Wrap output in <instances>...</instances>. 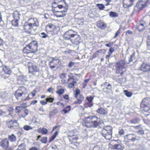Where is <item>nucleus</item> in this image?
<instances>
[{
  "label": "nucleus",
  "instance_id": "1",
  "mask_svg": "<svg viewBox=\"0 0 150 150\" xmlns=\"http://www.w3.org/2000/svg\"><path fill=\"white\" fill-rule=\"evenodd\" d=\"M100 119L95 116H90L85 119V124L83 125L88 127H96L99 126Z\"/></svg>",
  "mask_w": 150,
  "mask_h": 150
},
{
  "label": "nucleus",
  "instance_id": "2",
  "mask_svg": "<svg viewBox=\"0 0 150 150\" xmlns=\"http://www.w3.org/2000/svg\"><path fill=\"white\" fill-rule=\"evenodd\" d=\"M25 88L22 86L17 90L15 92V96L16 99L20 102L22 100H28V98L24 97L27 95L26 92L25 91Z\"/></svg>",
  "mask_w": 150,
  "mask_h": 150
},
{
  "label": "nucleus",
  "instance_id": "3",
  "mask_svg": "<svg viewBox=\"0 0 150 150\" xmlns=\"http://www.w3.org/2000/svg\"><path fill=\"white\" fill-rule=\"evenodd\" d=\"M112 128L110 126H105L101 131V134L107 140H110L112 137Z\"/></svg>",
  "mask_w": 150,
  "mask_h": 150
},
{
  "label": "nucleus",
  "instance_id": "4",
  "mask_svg": "<svg viewBox=\"0 0 150 150\" xmlns=\"http://www.w3.org/2000/svg\"><path fill=\"white\" fill-rule=\"evenodd\" d=\"M141 110L143 112L150 113V98H145L141 103Z\"/></svg>",
  "mask_w": 150,
  "mask_h": 150
},
{
  "label": "nucleus",
  "instance_id": "5",
  "mask_svg": "<svg viewBox=\"0 0 150 150\" xmlns=\"http://www.w3.org/2000/svg\"><path fill=\"white\" fill-rule=\"evenodd\" d=\"M28 66L29 73L32 74L36 76H38L39 75V69L34 64L31 62H29Z\"/></svg>",
  "mask_w": 150,
  "mask_h": 150
},
{
  "label": "nucleus",
  "instance_id": "6",
  "mask_svg": "<svg viewBox=\"0 0 150 150\" xmlns=\"http://www.w3.org/2000/svg\"><path fill=\"white\" fill-rule=\"evenodd\" d=\"M77 34V33L72 30L66 31L63 35L64 38L66 40H70V41Z\"/></svg>",
  "mask_w": 150,
  "mask_h": 150
},
{
  "label": "nucleus",
  "instance_id": "7",
  "mask_svg": "<svg viewBox=\"0 0 150 150\" xmlns=\"http://www.w3.org/2000/svg\"><path fill=\"white\" fill-rule=\"evenodd\" d=\"M23 30L25 32L29 34H34L36 33L35 30L28 23V22H26L25 23L23 26Z\"/></svg>",
  "mask_w": 150,
  "mask_h": 150
},
{
  "label": "nucleus",
  "instance_id": "8",
  "mask_svg": "<svg viewBox=\"0 0 150 150\" xmlns=\"http://www.w3.org/2000/svg\"><path fill=\"white\" fill-rule=\"evenodd\" d=\"M126 138L129 140L128 142H134L140 140L141 137L136 134H131L126 135L125 137Z\"/></svg>",
  "mask_w": 150,
  "mask_h": 150
},
{
  "label": "nucleus",
  "instance_id": "9",
  "mask_svg": "<svg viewBox=\"0 0 150 150\" xmlns=\"http://www.w3.org/2000/svg\"><path fill=\"white\" fill-rule=\"evenodd\" d=\"M7 125L8 127L11 129H15L17 128L19 125L17 121L15 120H10L7 121Z\"/></svg>",
  "mask_w": 150,
  "mask_h": 150
},
{
  "label": "nucleus",
  "instance_id": "10",
  "mask_svg": "<svg viewBox=\"0 0 150 150\" xmlns=\"http://www.w3.org/2000/svg\"><path fill=\"white\" fill-rule=\"evenodd\" d=\"M33 53L36 52L38 50V44L36 40H33L28 45Z\"/></svg>",
  "mask_w": 150,
  "mask_h": 150
},
{
  "label": "nucleus",
  "instance_id": "11",
  "mask_svg": "<svg viewBox=\"0 0 150 150\" xmlns=\"http://www.w3.org/2000/svg\"><path fill=\"white\" fill-rule=\"evenodd\" d=\"M59 62V60L58 59L55 57V58H53L52 60L50 62L49 65L51 69H54L55 68Z\"/></svg>",
  "mask_w": 150,
  "mask_h": 150
},
{
  "label": "nucleus",
  "instance_id": "12",
  "mask_svg": "<svg viewBox=\"0 0 150 150\" xmlns=\"http://www.w3.org/2000/svg\"><path fill=\"white\" fill-rule=\"evenodd\" d=\"M103 85L105 86V88H103V91L106 93L108 94L112 90V85L107 82L103 83Z\"/></svg>",
  "mask_w": 150,
  "mask_h": 150
},
{
  "label": "nucleus",
  "instance_id": "13",
  "mask_svg": "<svg viewBox=\"0 0 150 150\" xmlns=\"http://www.w3.org/2000/svg\"><path fill=\"white\" fill-rule=\"evenodd\" d=\"M33 27L34 26L38 27L39 25V23L36 18H31L28 20V22Z\"/></svg>",
  "mask_w": 150,
  "mask_h": 150
},
{
  "label": "nucleus",
  "instance_id": "14",
  "mask_svg": "<svg viewBox=\"0 0 150 150\" xmlns=\"http://www.w3.org/2000/svg\"><path fill=\"white\" fill-rule=\"evenodd\" d=\"M81 37L77 34L71 41V43L75 45H78L80 43Z\"/></svg>",
  "mask_w": 150,
  "mask_h": 150
},
{
  "label": "nucleus",
  "instance_id": "15",
  "mask_svg": "<svg viewBox=\"0 0 150 150\" xmlns=\"http://www.w3.org/2000/svg\"><path fill=\"white\" fill-rule=\"evenodd\" d=\"M125 64V61L124 60H121L119 62H117L116 63V66L117 68V69L122 70Z\"/></svg>",
  "mask_w": 150,
  "mask_h": 150
},
{
  "label": "nucleus",
  "instance_id": "16",
  "mask_svg": "<svg viewBox=\"0 0 150 150\" xmlns=\"http://www.w3.org/2000/svg\"><path fill=\"white\" fill-rule=\"evenodd\" d=\"M133 0H123V6L125 8L131 6L133 4Z\"/></svg>",
  "mask_w": 150,
  "mask_h": 150
},
{
  "label": "nucleus",
  "instance_id": "17",
  "mask_svg": "<svg viewBox=\"0 0 150 150\" xmlns=\"http://www.w3.org/2000/svg\"><path fill=\"white\" fill-rule=\"evenodd\" d=\"M146 6L145 2L143 1L142 0H140L137 4L135 8H139L140 10H142Z\"/></svg>",
  "mask_w": 150,
  "mask_h": 150
},
{
  "label": "nucleus",
  "instance_id": "18",
  "mask_svg": "<svg viewBox=\"0 0 150 150\" xmlns=\"http://www.w3.org/2000/svg\"><path fill=\"white\" fill-rule=\"evenodd\" d=\"M114 144L112 146L113 148L117 149H123V147L120 144V141L119 140H114Z\"/></svg>",
  "mask_w": 150,
  "mask_h": 150
},
{
  "label": "nucleus",
  "instance_id": "19",
  "mask_svg": "<svg viewBox=\"0 0 150 150\" xmlns=\"http://www.w3.org/2000/svg\"><path fill=\"white\" fill-rule=\"evenodd\" d=\"M141 70L144 72L149 71H150V65L143 63L141 65Z\"/></svg>",
  "mask_w": 150,
  "mask_h": 150
},
{
  "label": "nucleus",
  "instance_id": "20",
  "mask_svg": "<svg viewBox=\"0 0 150 150\" xmlns=\"http://www.w3.org/2000/svg\"><path fill=\"white\" fill-rule=\"evenodd\" d=\"M9 142L7 139H3L1 142L0 145L4 149H7L8 146Z\"/></svg>",
  "mask_w": 150,
  "mask_h": 150
},
{
  "label": "nucleus",
  "instance_id": "21",
  "mask_svg": "<svg viewBox=\"0 0 150 150\" xmlns=\"http://www.w3.org/2000/svg\"><path fill=\"white\" fill-rule=\"evenodd\" d=\"M60 3H62L65 4H66L65 1L64 0H55L54 3H58L57 6H56L57 7V8H59V9H61L62 8H63L64 10L65 9V7L67 8V6L63 7V5L61 4Z\"/></svg>",
  "mask_w": 150,
  "mask_h": 150
},
{
  "label": "nucleus",
  "instance_id": "22",
  "mask_svg": "<svg viewBox=\"0 0 150 150\" xmlns=\"http://www.w3.org/2000/svg\"><path fill=\"white\" fill-rule=\"evenodd\" d=\"M97 26L99 28L102 29H105L106 27V24L103 21L101 20H100L98 21L97 23Z\"/></svg>",
  "mask_w": 150,
  "mask_h": 150
},
{
  "label": "nucleus",
  "instance_id": "23",
  "mask_svg": "<svg viewBox=\"0 0 150 150\" xmlns=\"http://www.w3.org/2000/svg\"><path fill=\"white\" fill-rule=\"evenodd\" d=\"M134 128L137 130V133L139 135H143L144 134V132L142 129L140 127V125L134 126Z\"/></svg>",
  "mask_w": 150,
  "mask_h": 150
},
{
  "label": "nucleus",
  "instance_id": "24",
  "mask_svg": "<svg viewBox=\"0 0 150 150\" xmlns=\"http://www.w3.org/2000/svg\"><path fill=\"white\" fill-rule=\"evenodd\" d=\"M96 111L98 113L103 115L107 114L108 113L107 111L102 108H98Z\"/></svg>",
  "mask_w": 150,
  "mask_h": 150
},
{
  "label": "nucleus",
  "instance_id": "25",
  "mask_svg": "<svg viewBox=\"0 0 150 150\" xmlns=\"http://www.w3.org/2000/svg\"><path fill=\"white\" fill-rule=\"evenodd\" d=\"M84 97L81 94H80L78 98H77L76 100L74 102L75 104H80L82 101L83 100Z\"/></svg>",
  "mask_w": 150,
  "mask_h": 150
},
{
  "label": "nucleus",
  "instance_id": "26",
  "mask_svg": "<svg viewBox=\"0 0 150 150\" xmlns=\"http://www.w3.org/2000/svg\"><path fill=\"white\" fill-rule=\"evenodd\" d=\"M23 51L24 53L30 54V53H33L28 45H27L26 47L24 48Z\"/></svg>",
  "mask_w": 150,
  "mask_h": 150
},
{
  "label": "nucleus",
  "instance_id": "27",
  "mask_svg": "<svg viewBox=\"0 0 150 150\" xmlns=\"http://www.w3.org/2000/svg\"><path fill=\"white\" fill-rule=\"evenodd\" d=\"M58 112V111L56 108L54 109L53 110L49 112V117L51 118Z\"/></svg>",
  "mask_w": 150,
  "mask_h": 150
},
{
  "label": "nucleus",
  "instance_id": "28",
  "mask_svg": "<svg viewBox=\"0 0 150 150\" xmlns=\"http://www.w3.org/2000/svg\"><path fill=\"white\" fill-rule=\"evenodd\" d=\"M20 14L18 11H15L13 13V17L14 19L19 20L20 19Z\"/></svg>",
  "mask_w": 150,
  "mask_h": 150
},
{
  "label": "nucleus",
  "instance_id": "29",
  "mask_svg": "<svg viewBox=\"0 0 150 150\" xmlns=\"http://www.w3.org/2000/svg\"><path fill=\"white\" fill-rule=\"evenodd\" d=\"M57 6H55L54 7V9H52V11L53 12H59V13H62V12H66L67 10V8L65 7V9L63 11H58L57 10Z\"/></svg>",
  "mask_w": 150,
  "mask_h": 150
},
{
  "label": "nucleus",
  "instance_id": "30",
  "mask_svg": "<svg viewBox=\"0 0 150 150\" xmlns=\"http://www.w3.org/2000/svg\"><path fill=\"white\" fill-rule=\"evenodd\" d=\"M9 140L11 142H13L16 140V137L13 134H12L11 135H9L8 137Z\"/></svg>",
  "mask_w": 150,
  "mask_h": 150
},
{
  "label": "nucleus",
  "instance_id": "31",
  "mask_svg": "<svg viewBox=\"0 0 150 150\" xmlns=\"http://www.w3.org/2000/svg\"><path fill=\"white\" fill-rule=\"evenodd\" d=\"M140 120L138 118L133 119L130 121V123L132 124H137L139 122Z\"/></svg>",
  "mask_w": 150,
  "mask_h": 150
},
{
  "label": "nucleus",
  "instance_id": "32",
  "mask_svg": "<svg viewBox=\"0 0 150 150\" xmlns=\"http://www.w3.org/2000/svg\"><path fill=\"white\" fill-rule=\"evenodd\" d=\"M18 20L14 19L11 22L12 25L15 27L18 26Z\"/></svg>",
  "mask_w": 150,
  "mask_h": 150
},
{
  "label": "nucleus",
  "instance_id": "33",
  "mask_svg": "<svg viewBox=\"0 0 150 150\" xmlns=\"http://www.w3.org/2000/svg\"><path fill=\"white\" fill-rule=\"evenodd\" d=\"M71 110V107L69 105L67 106L65 109H63L62 111L64 112L65 113H67Z\"/></svg>",
  "mask_w": 150,
  "mask_h": 150
},
{
  "label": "nucleus",
  "instance_id": "34",
  "mask_svg": "<svg viewBox=\"0 0 150 150\" xmlns=\"http://www.w3.org/2000/svg\"><path fill=\"white\" fill-rule=\"evenodd\" d=\"M96 6L100 10H103L105 8L104 5L102 4H96Z\"/></svg>",
  "mask_w": 150,
  "mask_h": 150
},
{
  "label": "nucleus",
  "instance_id": "35",
  "mask_svg": "<svg viewBox=\"0 0 150 150\" xmlns=\"http://www.w3.org/2000/svg\"><path fill=\"white\" fill-rule=\"evenodd\" d=\"M23 129L26 131H28L30 129H32L33 127L29 125H24L23 127Z\"/></svg>",
  "mask_w": 150,
  "mask_h": 150
},
{
  "label": "nucleus",
  "instance_id": "36",
  "mask_svg": "<svg viewBox=\"0 0 150 150\" xmlns=\"http://www.w3.org/2000/svg\"><path fill=\"white\" fill-rule=\"evenodd\" d=\"M109 15L111 17H116L118 16V14L116 12L111 11L109 13Z\"/></svg>",
  "mask_w": 150,
  "mask_h": 150
},
{
  "label": "nucleus",
  "instance_id": "37",
  "mask_svg": "<svg viewBox=\"0 0 150 150\" xmlns=\"http://www.w3.org/2000/svg\"><path fill=\"white\" fill-rule=\"evenodd\" d=\"M64 89L63 88H61L58 91H56V93L58 94L59 96L62 95L64 93Z\"/></svg>",
  "mask_w": 150,
  "mask_h": 150
},
{
  "label": "nucleus",
  "instance_id": "38",
  "mask_svg": "<svg viewBox=\"0 0 150 150\" xmlns=\"http://www.w3.org/2000/svg\"><path fill=\"white\" fill-rule=\"evenodd\" d=\"M23 109L22 108V106H21V105L19 106L16 107L15 110L16 112L17 113H18L20 112Z\"/></svg>",
  "mask_w": 150,
  "mask_h": 150
},
{
  "label": "nucleus",
  "instance_id": "39",
  "mask_svg": "<svg viewBox=\"0 0 150 150\" xmlns=\"http://www.w3.org/2000/svg\"><path fill=\"white\" fill-rule=\"evenodd\" d=\"M124 92L125 95L128 97H131L132 95V93L131 92H128L127 90H124Z\"/></svg>",
  "mask_w": 150,
  "mask_h": 150
},
{
  "label": "nucleus",
  "instance_id": "40",
  "mask_svg": "<svg viewBox=\"0 0 150 150\" xmlns=\"http://www.w3.org/2000/svg\"><path fill=\"white\" fill-rule=\"evenodd\" d=\"M7 97V94L4 92L0 93V97L3 99H5Z\"/></svg>",
  "mask_w": 150,
  "mask_h": 150
},
{
  "label": "nucleus",
  "instance_id": "41",
  "mask_svg": "<svg viewBox=\"0 0 150 150\" xmlns=\"http://www.w3.org/2000/svg\"><path fill=\"white\" fill-rule=\"evenodd\" d=\"M135 54H133L132 55L130 56V57L129 58V62L127 63H129L130 62H132L134 58Z\"/></svg>",
  "mask_w": 150,
  "mask_h": 150
},
{
  "label": "nucleus",
  "instance_id": "42",
  "mask_svg": "<svg viewBox=\"0 0 150 150\" xmlns=\"http://www.w3.org/2000/svg\"><path fill=\"white\" fill-rule=\"evenodd\" d=\"M138 29L139 30V31H141L144 28V26L143 24L141 23L140 24L138 27Z\"/></svg>",
  "mask_w": 150,
  "mask_h": 150
},
{
  "label": "nucleus",
  "instance_id": "43",
  "mask_svg": "<svg viewBox=\"0 0 150 150\" xmlns=\"http://www.w3.org/2000/svg\"><path fill=\"white\" fill-rule=\"evenodd\" d=\"M86 99L88 101L89 103H91L92 102V100L93 99V97L91 96L86 97Z\"/></svg>",
  "mask_w": 150,
  "mask_h": 150
},
{
  "label": "nucleus",
  "instance_id": "44",
  "mask_svg": "<svg viewBox=\"0 0 150 150\" xmlns=\"http://www.w3.org/2000/svg\"><path fill=\"white\" fill-rule=\"evenodd\" d=\"M76 84V82L75 81H73L72 82L70 83L69 84V87L71 88L74 87V85Z\"/></svg>",
  "mask_w": 150,
  "mask_h": 150
},
{
  "label": "nucleus",
  "instance_id": "45",
  "mask_svg": "<svg viewBox=\"0 0 150 150\" xmlns=\"http://www.w3.org/2000/svg\"><path fill=\"white\" fill-rule=\"evenodd\" d=\"M45 100L47 102H49L50 103H52L53 101L54 98L51 97H49L46 98Z\"/></svg>",
  "mask_w": 150,
  "mask_h": 150
},
{
  "label": "nucleus",
  "instance_id": "46",
  "mask_svg": "<svg viewBox=\"0 0 150 150\" xmlns=\"http://www.w3.org/2000/svg\"><path fill=\"white\" fill-rule=\"evenodd\" d=\"M147 47L149 50H150V37H148L147 40Z\"/></svg>",
  "mask_w": 150,
  "mask_h": 150
},
{
  "label": "nucleus",
  "instance_id": "47",
  "mask_svg": "<svg viewBox=\"0 0 150 150\" xmlns=\"http://www.w3.org/2000/svg\"><path fill=\"white\" fill-rule=\"evenodd\" d=\"M55 15L57 17L59 18L64 17L65 16L66 14L64 13H62L61 14L57 13Z\"/></svg>",
  "mask_w": 150,
  "mask_h": 150
},
{
  "label": "nucleus",
  "instance_id": "48",
  "mask_svg": "<svg viewBox=\"0 0 150 150\" xmlns=\"http://www.w3.org/2000/svg\"><path fill=\"white\" fill-rule=\"evenodd\" d=\"M13 108L12 106H11L9 108V109H8V111L10 112L9 115H10L13 113Z\"/></svg>",
  "mask_w": 150,
  "mask_h": 150
},
{
  "label": "nucleus",
  "instance_id": "49",
  "mask_svg": "<svg viewBox=\"0 0 150 150\" xmlns=\"http://www.w3.org/2000/svg\"><path fill=\"white\" fill-rule=\"evenodd\" d=\"M41 132L42 134H46L47 133V129L45 128H43L41 130Z\"/></svg>",
  "mask_w": 150,
  "mask_h": 150
},
{
  "label": "nucleus",
  "instance_id": "50",
  "mask_svg": "<svg viewBox=\"0 0 150 150\" xmlns=\"http://www.w3.org/2000/svg\"><path fill=\"white\" fill-rule=\"evenodd\" d=\"M40 141L42 143L45 144L47 142V138L46 137H42Z\"/></svg>",
  "mask_w": 150,
  "mask_h": 150
},
{
  "label": "nucleus",
  "instance_id": "51",
  "mask_svg": "<svg viewBox=\"0 0 150 150\" xmlns=\"http://www.w3.org/2000/svg\"><path fill=\"white\" fill-rule=\"evenodd\" d=\"M80 93V91L79 89H76V93L75 95V98H77L78 96Z\"/></svg>",
  "mask_w": 150,
  "mask_h": 150
},
{
  "label": "nucleus",
  "instance_id": "52",
  "mask_svg": "<svg viewBox=\"0 0 150 150\" xmlns=\"http://www.w3.org/2000/svg\"><path fill=\"white\" fill-rule=\"evenodd\" d=\"M125 131L123 129H119V134L120 136H122L124 134Z\"/></svg>",
  "mask_w": 150,
  "mask_h": 150
},
{
  "label": "nucleus",
  "instance_id": "53",
  "mask_svg": "<svg viewBox=\"0 0 150 150\" xmlns=\"http://www.w3.org/2000/svg\"><path fill=\"white\" fill-rule=\"evenodd\" d=\"M18 148L21 149V150H24L25 148V144H21L18 146Z\"/></svg>",
  "mask_w": 150,
  "mask_h": 150
},
{
  "label": "nucleus",
  "instance_id": "54",
  "mask_svg": "<svg viewBox=\"0 0 150 150\" xmlns=\"http://www.w3.org/2000/svg\"><path fill=\"white\" fill-rule=\"evenodd\" d=\"M4 72L6 74L8 75L10 74L11 73V71L8 69L4 71Z\"/></svg>",
  "mask_w": 150,
  "mask_h": 150
},
{
  "label": "nucleus",
  "instance_id": "55",
  "mask_svg": "<svg viewBox=\"0 0 150 150\" xmlns=\"http://www.w3.org/2000/svg\"><path fill=\"white\" fill-rule=\"evenodd\" d=\"M40 34L41 35H42L41 37L42 38H45L48 36V35L44 33H40Z\"/></svg>",
  "mask_w": 150,
  "mask_h": 150
},
{
  "label": "nucleus",
  "instance_id": "56",
  "mask_svg": "<svg viewBox=\"0 0 150 150\" xmlns=\"http://www.w3.org/2000/svg\"><path fill=\"white\" fill-rule=\"evenodd\" d=\"M120 29H119L115 33V35L114 36V38H116L117 36L119 35L120 33Z\"/></svg>",
  "mask_w": 150,
  "mask_h": 150
},
{
  "label": "nucleus",
  "instance_id": "57",
  "mask_svg": "<svg viewBox=\"0 0 150 150\" xmlns=\"http://www.w3.org/2000/svg\"><path fill=\"white\" fill-rule=\"evenodd\" d=\"M25 78V76L22 75L19 76L18 79L22 81Z\"/></svg>",
  "mask_w": 150,
  "mask_h": 150
},
{
  "label": "nucleus",
  "instance_id": "58",
  "mask_svg": "<svg viewBox=\"0 0 150 150\" xmlns=\"http://www.w3.org/2000/svg\"><path fill=\"white\" fill-rule=\"evenodd\" d=\"M74 62H71L69 63V64L68 65V67L69 68H70L71 67H72V66L73 65H74Z\"/></svg>",
  "mask_w": 150,
  "mask_h": 150
},
{
  "label": "nucleus",
  "instance_id": "59",
  "mask_svg": "<svg viewBox=\"0 0 150 150\" xmlns=\"http://www.w3.org/2000/svg\"><path fill=\"white\" fill-rule=\"evenodd\" d=\"M54 89L52 87L49 88L47 90V91L49 93H52Z\"/></svg>",
  "mask_w": 150,
  "mask_h": 150
},
{
  "label": "nucleus",
  "instance_id": "60",
  "mask_svg": "<svg viewBox=\"0 0 150 150\" xmlns=\"http://www.w3.org/2000/svg\"><path fill=\"white\" fill-rule=\"evenodd\" d=\"M47 102L46 100V101L43 100H41L40 101V103L42 105H46V104H47Z\"/></svg>",
  "mask_w": 150,
  "mask_h": 150
},
{
  "label": "nucleus",
  "instance_id": "61",
  "mask_svg": "<svg viewBox=\"0 0 150 150\" xmlns=\"http://www.w3.org/2000/svg\"><path fill=\"white\" fill-rule=\"evenodd\" d=\"M100 147L97 146H95L93 147V150H99Z\"/></svg>",
  "mask_w": 150,
  "mask_h": 150
},
{
  "label": "nucleus",
  "instance_id": "62",
  "mask_svg": "<svg viewBox=\"0 0 150 150\" xmlns=\"http://www.w3.org/2000/svg\"><path fill=\"white\" fill-rule=\"evenodd\" d=\"M53 26V25H52V24H51V23H49L48 24L47 26L46 27L47 28V27H49V28L50 29H51L52 28V26Z\"/></svg>",
  "mask_w": 150,
  "mask_h": 150
},
{
  "label": "nucleus",
  "instance_id": "63",
  "mask_svg": "<svg viewBox=\"0 0 150 150\" xmlns=\"http://www.w3.org/2000/svg\"><path fill=\"white\" fill-rule=\"evenodd\" d=\"M98 55V54L97 52H95L93 54V58H95L97 57V56Z\"/></svg>",
  "mask_w": 150,
  "mask_h": 150
},
{
  "label": "nucleus",
  "instance_id": "64",
  "mask_svg": "<svg viewBox=\"0 0 150 150\" xmlns=\"http://www.w3.org/2000/svg\"><path fill=\"white\" fill-rule=\"evenodd\" d=\"M66 76V74L64 73H62L60 76V78L62 79L65 77Z\"/></svg>",
  "mask_w": 150,
  "mask_h": 150
}]
</instances>
